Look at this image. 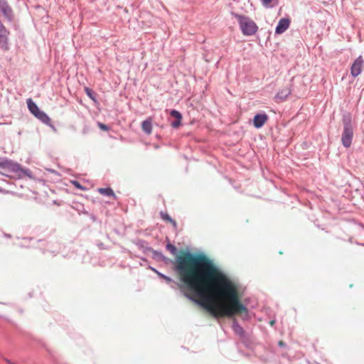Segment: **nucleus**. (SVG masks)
Instances as JSON below:
<instances>
[{"label": "nucleus", "mask_w": 364, "mask_h": 364, "mask_svg": "<svg viewBox=\"0 0 364 364\" xmlns=\"http://www.w3.org/2000/svg\"><path fill=\"white\" fill-rule=\"evenodd\" d=\"M173 265L183 286L214 317L247 314V307L240 301L237 284L206 255L181 251Z\"/></svg>", "instance_id": "f257e3e1"}, {"label": "nucleus", "mask_w": 364, "mask_h": 364, "mask_svg": "<svg viewBox=\"0 0 364 364\" xmlns=\"http://www.w3.org/2000/svg\"><path fill=\"white\" fill-rule=\"evenodd\" d=\"M234 16L237 20L243 35L253 36L257 33L258 26L250 17L238 14H234Z\"/></svg>", "instance_id": "f03ea898"}, {"label": "nucleus", "mask_w": 364, "mask_h": 364, "mask_svg": "<svg viewBox=\"0 0 364 364\" xmlns=\"http://www.w3.org/2000/svg\"><path fill=\"white\" fill-rule=\"evenodd\" d=\"M353 136V130L350 122L344 123L343 132L342 134L341 141L345 147H349L351 145Z\"/></svg>", "instance_id": "7ed1b4c3"}, {"label": "nucleus", "mask_w": 364, "mask_h": 364, "mask_svg": "<svg viewBox=\"0 0 364 364\" xmlns=\"http://www.w3.org/2000/svg\"><path fill=\"white\" fill-rule=\"evenodd\" d=\"M364 65V60L362 56H359L353 62L350 68V74L354 77H358L362 72Z\"/></svg>", "instance_id": "20e7f679"}, {"label": "nucleus", "mask_w": 364, "mask_h": 364, "mask_svg": "<svg viewBox=\"0 0 364 364\" xmlns=\"http://www.w3.org/2000/svg\"><path fill=\"white\" fill-rule=\"evenodd\" d=\"M0 168L10 170L12 171H17L19 169V165L9 159L0 160Z\"/></svg>", "instance_id": "39448f33"}, {"label": "nucleus", "mask_w": 364, "mask_h": 364, "mask_svg": "<svg viewBox=\"0 0 364 364\" xmlns=\"http://www.w3.org/2000/svg\"><path fill=\"white\" fill-rule=\"evenodd\" d=\"M268 119L267 114L264 113L256 114L253 119L254 127L257 129L262 127L267 122Z\"/></svg>", "instance_id": "423d86ee"}, {"label": "nucleus", "mask_w": 364, "mask_h": 364, "mask_svg": "<svg viewBox=\"0 0 364 364\" xmlns=\"http://www.w3.org/2000/svg\"><path fill=\"white\" fill-rule=\"evenodd\" d=\"M290 25V21L288 18H281L276 27L275 32L277 34H282L286 30L288 29Z\"/></svg>", "instance_id": "0eeeda50"}, {"label": "nucleus", "mask_w": 364, "mask_h": 364, "mask_svg": "<svg viewBox=\"0 0 364 364\" xmlns=\"http://www.w3.org/2000/svg\"><path fill=\"white\" fill-rule=\"evenodd\" d=\"M8 35H9V31L6 30L5 26L0 21V44L3 47H6Z\"/></svg>", "instance_id": "6e6552de"}, {"label": "nucleus", "mask_w": 364, "mask_h": 364, "mask_svg": "<svg viewBox=\"0 0 364 364\" xmlns=\"http://www.w3.org/2000/svg\"><path fill=\"white\" fill-rule=\"evenodd\" d=\"M0 10L6 18H7L9 20H11L13 16L12 9L6 2L4 1L0 3Z\"/></svg>", "instance_id": "1a4fd4ad"}, {"label": "nucleus", "mask_w": 364, "mask_h": 364, "mask_svg": "<svg viewBox=\"0 0 364 364\" xmlns=\"http://www.w3.org/2000/svg\"><path fill=\"white\" fill-rule=\"evenodd\" d=\"M171 117H173L176 119V120L171 123V127L173 128H178L181 124V119H182L181 114L177 110H172L171 112Z\"/></svg>", "instance_id": "9d476101"}, {"label": "nucleus", "mask_w": 364, "mask_h": 364, "mask_svg": "<svg viewBox=\"0 0 364 364\" xmlns=\"http://www.w3.org/2000/svg\"><path fill=\"white\" fill-rule=\"evenodd\" d=\"M152 118L149 117L141 123L142 130L148 135L151 134L152 132Z\"/></svg>", "instance_id": "9b49d317"}, {"label": "nucleus", "mask_w": 364, "mask_h": 364, "mask_svg": "<svg viewBox=\"0 0 364 364\" xmlns=\"http://www.w3.org/2000/svg\"><path fill=\"white\" fill-rule=\"evenodd\" d=\"M291 94V89L288 87H284L279 90L275 98L279 100H284Z\"/></svg>", "instance_id": "f8f14e48"}, {"label": "nucleus", "mask_w": 364, "mask_h": 364, "mask_svg": "<svg viewBox=\"0 0 364 364\" xmlns=\"http://www.w3.org/2000/svg\"><path fill=\"white\" fill-rule=\"evenodd\" d=\"M35 117L41 120L43 123L50 125L51 122L50 118L43 111H39Z\"/></svg>", "instance_id": "ddd939ff"}, {"label": "nucleus", "mask_w": 364, "mask_h": 364, "mask_svg": "<svg viewBox=\"0 0 364 364\" xmlns=\"http://www.w3.org/2000/svg\"><path fill=\"white\" fill-rule=\"evenodd\" d=\"M28 108L29 111L35 116L39 111H41L37 105L29 98L26 100Z\"/></svg>", "instance_id": "4468645a"}, {"label": "nucleus", "mask_w": 364, "mask_h": 364, "mask_svg": "<svg viewBox=\"0 0 364 364\" xmlns=\"http://www.w3.org/2000/svg\"><path fill=\"white\" fill-rule=\"evenodd\" d=\"M161 218H162L164 221L170 223L173 225V227L175 229H176V228H177V223H176V222L174 220H173V219H172V218L168 215V213H163V212H161Z\"/></svg>", "instance_id": "2eb2a0df"}, {"label": "nucleus", "mask_w": 364, "mask_h": 364, "mask_svg": "<svg viewBox=\"0 0 364 364\" xmlns=\"http://www.w3.org/2000/svg\"><path fill=\"white\" fill-rule=\"evenodd\" d=\"M98 192L104 196H115L113 190L111 188H100Z\"/></svg>", "instance_id": "dca6fc26"}, {"label": "nucleus", "mask_w": 364, "mask_h": 364, "mask_svg": "<svg viewBox=\"0 0 364 364\" xmlns=\"http://www.w3.org/2000/svg\"><path fill=\"white\" fill-rule=\"evenodd\" d=\"M232 328H233V331L235 332V333H237L240 336L243 335V333H244L243 328L235 321L233 322Z\"/></svg>", "instance_id": "f3484780"}, {"label": "nucleus", "mask_w": 364, "mask_h": 364, "mask_svg": "<svg viewBox=\"0 0 364 364\" xmlns=\"http://www.w3.org/2000/svg\"><path fill=\"white\" fill-rule=\"evenodd\" d=\"M166 250L168 251H169L171 255H176V254H177V249H176V247L173 245H172L171 243H168L166 245Z\"/></svg>", "instance_id": "a211bd4d"}, {"label": "nucleus", "mask_w": 364, "mask_h": 364, "mask_svg": "<svg viewBox=\"0 0 364 364\" xmlns=\"http://www.w3.org/2000/svg\"><path fill=\"white\" fill-rule=\"evenodd\" d=\"M157 274L161 278L164 279L166 283L169 284V283L172 282L173 280L171 277H167V276H166L161 273H159V272H158Z\"/></svg>", "instance_id": "6ab92c4d"}, {"label": "nucleus", "mask_w": 364, "mask_h": 364, "mask_svg": "<svg viewBox=\"0 0 364 364\" xmlns=\"http://www.w3.org/2000/svg\"><path fill=\"white\" fill-rule=\"evenodd\" d=\"M71 183L75 188L80 190H85V188L82 186H81V184L77 181H72Z\"/></svg>", "instance_id": "aec40b11"}, {"label": "nucleus", "mask_w": 364, "mask_h": 364, "mask_svg": "<svg viewBox=\"0 0 364 364\" xmlns=\"http://www.w3.org/2000/svg\"><path fill=\"white\" fill-rule=\"evenodd\" d=\"M97 125L100 127V129L103 131H107L109 129L108 127L103 123L98 122Z\"/></svg>", "instance_id": "412c9836"}, {"label": "nucleus", "mask_w": 364, "mask_h": 364, "mask_svg": "<svg viewBox=\"0 0 364 364\" xmlns=\"http://www.w3.org/2000/svg\"><path fill=\"white\" fill-rule=\"evenodd\" d=\"M261 1L264 6L268 7V6H269V4H271L272 0H261Z\"/></svg>", "instance_id": "4be33fe9"}, {"label": "nucleus", "mask_w": 364, "mask_h": 364, "mask_svg": "<svg viewBox=\"0 0 364 364\" xmlns=\"http://www.w3.org/2000/svg\"><path fill=\"white\" fill-rule=\"evenodd\" d=\"M85 92H86L87 95L90 98L94 99V98L92 97V90H91L90 88L86 87V88H85Z\"/></svg>", "instance_id": "5701e85b"}, {"label": "nucleus", "mask_w": 364, "mask_h": 364, "mask_svg": "<svg viewBox=\"0 0 364 364\" xmlns=\"http://www.w3.org/2000/svg\"><path fill=\"white\" fill-rule=\"evenodd\" d=\"M4 360H5L7 363H9V364H11V363H12V362H11L10 360H9L8 358H4Z\"/></svg>", "instance_id": "b1692460"}, {"label": "nucleus", "mask_w": 364, "mask_h": 364, "mask_svg": "<svg viewBox=\"0 0 364 364\" xmlns=\"http://www.w3.org/2000/svg\"><path fill=\"white\" fill-rule=\"evenodd\" d=\"M0 193H5V191L4 189H2L1 188H0Z\"/></svg>", "instance_id": "393cba45"}, {"label": "nucleus", "mask_w": 364, "mask_h": 364, "mask_svg": "<svg viewBox=\"0 0 364 364\" xmlns=\"http://www.w3.org/2000/svg\"><path fill=\"white\" fill-rule=\"evenodd\" d=\"M274 321H270V325H271V326H273V325H274Z\"/></svg>", "instance_id": "a878e982"}, {"label": "nucleus", "mask_w": 364, "mask_h": 364, "mask_svg": "<svg viewBox=\"0 0 364 364\" xmlns=\"http://www.w3.org/2000/svg\"><path fill=\"white\" fill-rule=\"evenodd\" d=\"M279 344L280 346H283V345H284V343H283L282 341H279Z\"/></svg>", "instance_id": "bb28decb"}, {"label": "nucleus", "mask_w": 364, "mask_h": 364, "mask_svg": "<svg viewBox=\"0 0 364 364\" xmlns=\"http://www.w3.org/2000/svg\"><path fill=\"white\" fill-rule=\"evenodd\" d=\"M11 364H16V363H13V362H12V363H11Z\"/></svg>", "instance_id": "cd10ccee"}]
</instances>
